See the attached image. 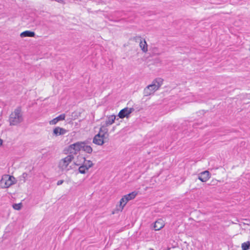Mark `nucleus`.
Instances as JSON below:
<instances>
[{
  "mask_svg": "<svg viewBox=\"0 0 250 250\" xmlns=\"http://www.w3.org/2000/svg\"><path fill=\"white\" fill-rule=\"evenodd\" d=\"M23 121L21 107L18 106L10 115L9 121L10 125H17Z\"/></svg>",
  "mask_w": 250,
  "mask_h": 250,
  "instance_id": "obj_1",
  "label": "nucleus"
},
{
  "mask_svg": "<svg viewBox=\"0 0 250 250\" xmlns=\"http://www.w3.org/2000/svg\"><path fill=\"white\" fill-rule=\"evenodd\" d=\"M163 81V79L160 78L155 79L151 84L148 85L144 89V96H148L153 94L162 84Z\"/></svg>",
  "mask_w": 250,
  "mask_h": 250,
  "instance_id": "obj_2",
  "label": "nucleus"
},
{
  "mask_svg": "<svg viewBox=\"0 0 250 250\" xmlns=\"http://www.w3.org/2000/svg\"><path fill=\"white\" fill-rule=\"evenodd\" d=\"M15 183L16 179L14 176L4 175L0 180V187L2 188H8Z\"/></svg>",
  "mask_w": 250,
  "mask_h": 250,
  "instance_id": "obj_3",
  "label": "nucleus"
},
{
  "mask_svg": "<svg viewBox=\"0 0 250 250\" xmlns=\"http://www.w3.org/2000/svg\"><path fill=\"white\" fill-rule=\"evenodd\" d=\"M74 159V156L72 154L67 155L64 158L62 159L59 164V167L62 170L68 171L70 168H68V166L70 163Z\"/></svg>",
  "mask_w": 250,
  "mask_h": 250,
  "instance_id": "obj_4",
  "label": "nucleus"
},
{
  "mask_svg": "<svg viewBox=\"0 0 250 250\" xmlns=\"http://www.w3.org/2000/svg\"><path fill=\"white\" fill-rule=\"evenodd\" d=\"M137 194L138 192L134 191L129 194L124 195L120 201V206L121 208V209H123V208L126 204L127 202L134 199Z\"/></svg>",
  "mask_w": 250,
  "mask_h": 250,
  "instance_id": "obj_5",
  "label": "nucleus"
},
{
  "mask_svg": "<svg viewBox=\"0 0 250 250\" xmlns=\"http://www.w3.org/2000/svg\"><path fill=\"white\" fill-rule=\"evenodd\" d=\"M83 144V143H81V141L71 144L68 146L67 151L73 155V154H77L78 152L81 150V147Z\"/></svg>",
  "mask_w": 250,
  "mask_h": 250,
  "instance_id": "obj_6",
  "label": "nucleus"
},
{
  "mask_svg": "<svg viewBox=\"0 0 250 250\" xmlns=\"http://www.w3.org/2000/svg\"><path fill=\"white\" fill-rule=\"evenodd\" d=\"M106 136H108V133L107 134L98 133L93 138V143L99 146L103 145L104 143V139L106 138Z\"/></svg>",
  "mask_w": 250,
  "mask_h": 250,
  "instance_id": "obj_7",
  "label": "nucleus"
},
{
  "mask_svg": "<svg viewBox=\"0 0 250 250\" xmlns=\"http://www.w3.org/2000/svg\"><path fill=\"white\" fill-rule=\"evenodd\" d=\"M134 111V109L133 107H125L120 110L118 116L120 119H124V118H128L130 114Z\"/></svg>",
  "mask_w": 250,
  "mask_h": 250,
  "instance_id": "obj_8",
  "label": "nucleus"
},
{
  "mask_svg": "<svg viewBox=\"0 0 250 250\" xmlns=\"http://www.w3.org/2000/svg\"><path fill=\"white\" fill-rule=\"evenodd\" d=\"M210 177V173L208 170L201 172L198 175V179L202 182H207Z\"/></svg>",
  "mask_w": 250,
  "mask_h": 250,
  "instance_id": "obj_9",
  "label": "nucleus"
},
{
  "mask_svg": "<svg viewBox=\"0 0 250 250\" xmlns=\"http://www.w3.org/2000/svg\"><path fill=\"white\" fill-rule=\"evenodd\" d=\"M134 39L136 40V42H137L138 40L140 41L139 45L142 50L144 52H146L147 51V44L145 40H144L143 41L140 37H136L134 38Z\"/></svg>",
  "mask_w": 250,
  "mask_h": 250,
  "instance_id": "obj_10",
  "label": "nucleus"
},
{
  "mask_svg": "<svg viewBox=\"0 0 250 250\" xmlns=\"http://www.w3.org/2000/svg\"><path fill=\"white\" fill-rule=\"evenodd\" d=\"M67 130L59 126L56 127L53 130V135L55 136L64 135Z\"/></svg>",
  "mask_w": 250,
  "mask_h": 250,
  "instance_id": "obj_11",
  "label": "nucleus"
},
{
  "mask_svg": "<svg viewBox=\"0 0 250 250\" xmlns=\"http://www.w3.org/2000/svg\"><path fill=\"white\" fill-rule=\"evenodd\" d=\"M88 141H81V143H83V144L82 145L81 147V150L84 151V152L87 153H91L93 151L92 148L90 146L87 145Z\"/></svg>",
  "mask_w": 250,
  "mask_h": 250,
  "instance_id": "obj_12",
  "label": "nucleus"
},
{
  "mask_svg": "<svg viewBox=\"0 0 250 250\" xmlns=\"http://www.w3.org/2000/svg\"><path fill=\"white\" fill-rule=\"evenodd\" d=\"M65 115L64 114H62L58 116V117H56L55 118L53 119V120H51L49 122V124L50 125H55L59 121L64 120L65 119Z\"/></svg>",
  "mask_w": 250,
  "mask_h": 250,
  "instance_id": "obj_13",
  "label": "nucleus"
},
{
  "mask_svg": "<svg viewBox=\"0 0 250 250\" xmlns=\"http://www.w3.org/2000/svg\"><path fill=\"white\" fill-rule=\"evenodd\" d=\"M21 38L24 37H34L35 36V33L33 31L26 30L21 32L20 34Z\"/></svg>",
  "mask_w": 250,
  "mask_h": 250,
  "instance_id": "obj_14",
  "label": "nucleus"
},
{
  "mask_svg": "<svg viewBox=\"0 0 250 250\" xmlns=\"http://www.w3.org/2000/svg\"><path fill=\"white\" fill-rule=\"evenodd\" d=\"M164 227V224L162 220H159L156 221L153 226V228L155 230H159Z\"/></svg>",
  "mask_w": 250,
  "mask_h": 250,
  "instance_id": "obj_15",
  "label": "nucleus"
},
{
  "mask_svg": "<svg viewBox=\"0 0 250 250\" xmlns=\"http://www.w3.org/2000/svg\"><path fill=\"white\" fill-rule=\"evenodd\" d=\"M79 158L83 160V165L86 166L88 169L93 166L94 164L90 160H86L85 157L79 156Z\"/></svg>",
  "mask_w": 250,
  "mask_h": 250,
  "instance_id": "obj_16",
  "label": "nucleus"
},
{
  "mask_svg": "<svg viewBox=\"0 0 250 250\" xmlns=\"http://www.w3.org/2000/svg\"><path fill=\"white\" fill-rule=\"evenodd\" d=\"M115 119L116 116L114 115L108 117L105 122V126H108L114 123Z\"/></svg>",
  "mask_w": 250,
  "mask_h": 250,
  "instance_id": "obj_17",
  "label": "nucleus"
},
{
  "mask_svg": "<svg viewBox=\"0 0 250 250\" xmlns=\"http://www.w3.org/2000/svg\"><path fill=\"white\" fill-rule=\"evenodd\" d=\"M79 172L81 174H85L87 170L88 169L87 168L86 166H84L83 164L80 167H79Z\"/></svg>",
  "mask_w": 250,
  "mask_h": 250,
  "instance_id": "obj_18",
  "label": "nucleus"
},
{
  "mask_svg": "<svg viewBox=\"0 0 250 250\" xmlns=\"http://www.w3.org/2000/svg\"><path fill=\"white\" fill-rule=\"evenodd\" d=\"M242 250H248L250 248V242L247 241L242 244Z\"/></svg>",
  "mask_w": 250,
  "mask_h": 250,
  "instance_id": "obj_19",
  "label": "nucleus"
},
{
  "mask_svg": "<svg viewBox=\"0 0 250 250\" xmlns=\"http://www.w3.org/2000/svg\"><path fill=\"white\" fill-rule=\"evenodd\" d=\"M106 126L103 125L100 128L99 133H100L101 134H103L104 133V134H107L108 133V129L106 128Z\"/></svg>",
  "mask_w": 250,
  "mask_h": 250,
  "instance_id": "obj_20",
  "label": "nucleus"
},
{
  "mask_svg": "<svg viewBox=\"0 0 250 250\" xmlns=\"http://www.w3.org/2000/svg\"><path fill=\"white\" fill-rule=\"evenodd\" d=\"M22 203H20L19 204H14L13 205V208L14 209L19 210H20L22 207Z\"/></svg>",
  "mask_w": 250,
  "mask_h": 250,
  "instance_id": "obj_21",
  "label": "nucleus"
},
{
  "mask_svg": "<svg viewBox=\"0 0 250 250\" xmlns=\"http://www.w3.org/2000/svg\"><path fill=\"white\" fill-rule=\"evenodd\" d=\"M63 182H64V180H59L57 182V186H60V185H62Z\"/></svg>",
  "mask_w": 250,
  "mask_h": 250,
  "instance_id": "obj_22",
  "label": "nucleus"
},
{
  "mask_svg": "<svg viewBox=\"0 0 250 250\" xmlns=\"http://www.w3.org/2000/svg\"><path fill=\"white\" fill-rule=\"evenodd\" d=\"M27 175V174L26 173H23L22 174V176L23 178H25Z\"/></svg>",
  "mask_w": 250,
  "mask_h": 250,
  "instance_id": "obj_23",
  "label": "nucleus"
},
{
  "mask_svg": "<svg viewBox=\"0 0 250 250\" xmlns=\"http://www.w3.org/2000/svg\"><path fill=\"white\" fill-rule=\"evenodd\" d=\"M2 140L0 139V146L2 145Z\"/></svg>",
  "mask_w": 250,
  "mask_h": 250,
  "instance_id": "obj_24",
  "label": "nucleus"
},
{
  "mask_svg": "<svg viewBox=\"0 0 250 250\" xmlns=\"http://www.w3.org/2000/svg\"><path fill=\"white\" fill-rule=\"evenodd\" d=\"M55 0L57 2H60V1H62V0Z\"/></svg>",
  "mask_w": 250,
  "mask_h": 250,
  "instance_id": "obj_25",
  "label": "nucleus"
},
{
  "mask_svg": "<svg viewBox=\"0 0 250 250\" xmlns=\"http://www.w3.org/2000/svg\"><path fill=\"white\" fill-rule=\"evenodd\" d=\"M55 0L57 2H60V1H62V0Z\"/></svg>",
  "mask_w": 250,
  "mask_h": 250,
  "instance_id": "obj_26",
  "label": "nucleus"
},
{
  "mask_svg": "<svg viewBox=\"0 0 250 250\" xmlns=\"http://www.w3.org/2000/svg\"><path fill=\"white\" fill-rule=\"evenodd\" d=\"M75 164L76 165H77V166H79V165H80V164H77V163H75Z\"/></svg>",
  "mask_w": 250,
  "mask_h": 250,
  "instance_id": "obj_27",
  "label": "nucleus"
},
{
  "mask_svg": "<svg viewBox=\"0 0 250 250\" xmlns=\"http://www.w3.org/2000/svg\"><path fill=\"white\" fill-rule=\"evenodd\" d=\"M150 250H154L152 249H150Z\"/></svg>",
  "mask_w": 250,
  "mask_h": 250,
  "instance_id": "obj_28",
  "label": "nucleus"
}]
</instances>
